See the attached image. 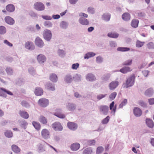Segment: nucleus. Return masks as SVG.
Segmentation results:
<instances>
[{
	"instance_id": "1",
	"label": "nucleus",
	"mask_w": 154,
	"mask_h": 154,
	"mask_svg": "<svg viewBox=\"0 0 154 154\" xmlns=\"http://www.w3.org/2000/svg\"><path fill=\"white\" fill-rule=\"evenodd\" d=\"M135 76L133 75L127 79L124 88H128L132 86L134 83Z\"/></svg>"
},
{
	"instance_id": "37",
	"label": "nucleus",
	"mask_w": 154,
	"mask_h": 154,
	"mask_svg": "<svg viewBox=\"0 0 154 154\" xmlns=\"http://www.w3.org/2000/svg\"><path fill=\"white\" fill-rule=\"evenodd\" d=\"M95 55V53L94 52H89L85 54L84 58L85 59H88L90 57H94Z\"/></svg>"
},
{
	"instance_id": "29",
	"label": "nucleus",
	"mask_w": 154,
	"mask_h": 154,
	"mask_svg": "<svg viewBox=\"0 0 154 154\" xmlns=\"http://www.w3.org/2000/svg\"><path fill=\"white\" fill-rule=\"evenodd\" d=\"M25 48L30 50H32L34 49V47L31 42H27L25 44Z\"/></svg>"
},
{
	"instance_id": "35",
	"label": "nucleus",
	"mask_w": 154,
	"mask_h": 154,
	"mask_svg": "<svg viewBox=\"0 0 154 154\" xmlns=\"http://www.w3.org/2000/svg\"><path fill=\"white\" fill-rule=\"evenodd\" d=\"M146 125L148 127L151 128L153 127L154 123L151 119H146Z\"/></svg>"
},
{
	"instance_id": "62",
	"label": "nucleus",
	"mask_w": 154,
	"mask_h": 154,
	"mask_svg": "<svg viewBox=\"0 0 154 154\" xmlns=\"http://www.w3.org/2000/svg\"><path fill=\"white\" fill-rule=\"evenodd\" d=\"M106 95L107 94H100L97 95V98L98 100H100L105 97Z\"/></svg>"
},
{
	"instance_id": "14",
	"label": "nucleus",
	"mask_w": 154,
	"mask_h": 154,
	"mask_svg": "<svg viewBox=\"0 0 154 154\" xmlns=\"http://www.w3.org/2000/svg\"><path fill=\"white\" fill-rule=\"evenodd\" d=\"M67 125L68 128L71 130L75 131L77 128V125L73 122H69L67 124Z\"/></svg>"
},
{
	"instance_id": "49",
	"label": "nucleus",
	"mask_w": 154,
	"mask_h": 154,
	"mask_svg": "<svg viewBox=\"0 0 154 154\" xmlns=\"http://www.w3.org/2000/svg\"><path fill=\"white\" fill-rule=\"evenodd\" d=\"M60 26L61 28L63 29H66L67 27L68 24L66 22L62 21L60 23Z\"/></svg>"
},
{
	"instance_id": "43",
	"label": "nucleus",
	"mask_w": 154,
	"mask_h": 154,
	"mask_svg": "<svg viewBox=\"0 0 154 154\" xmlns=\"http://www.w3.org/2000/svg\"><path fill=\"white\" fill-rule=\"evenodd\" d=\"M32 124L35 128L37 130H39L41 128V125L39 123L35 121H33Z\"/></svg>"
},
{
	"instance_id": "17",
	"label": "nucleus",
	"mask_w": 154,
	"mask_h": 154,
	"mask_svg": "<svg viewBox=\"0 0 154 154\" xmlns=\"http://www.w3.org/2000/svg\"><path fill=\"white\" fill-rule=\"evenodd\" d=\"M133 112L135 116L138 117L141 115L142 111L139 108L137 107H135L133 109Z\"/></svg>"
},
{
	"instance_id": "40",
	"label": "nucleus",
	"mask_w": 154,
	"mask_h": 154,
	"mask_svg": "<svg viewBox=\"0 0 154 154\" xmlns=\"http://www.w3.org/2000/svg\"><path fill=\"white\" fill-rule=\"evenodd\" d=\"M6 72L8 75H12L13 74L14 71L12 68L10 67H7L5 69Z\"/></svg>"
},
{
	"instance_id": "45",
	"label": "nucleus",
	"mask_w": 154,
	"mask_h": 154,
	"mask_svg": "<svg viewBox=\"0 0 154 154\" xmlns=\"http://www.w3.org/2000/svg\"><path fill=\"white\" fill-rule=\"evenodd\" d=\"M92 149L91 147L87 148L84 150L82 154H92Z\"/></svg>"
},
{
	"instance_id": "64",
	"label": "nucleus",
	"mask_w": 154,
	"mask_h": 154,
	"mask_svg": "<svg viewBox=\"0 0 154 154\" xmlns=\"http://www.w3.org/2000/svg\"><path fill=\"white\" fill-rule=\"evenodd\" d=\"M148 48L149 49H154V43L152 42H150L147 45Z\"/></svg>"
},
{
	"instance_id": "10",
	"label": "nucleus",
	"mask_w": 154,
	"mask_h": 154,
	"mask_svg": "<svg viewBox=\"0 0 154 154\" xmlns=\"http://www.w3.org/2000/svg\"><path fill=\"white\" fill-rule=\"evenodd\" d=\"M100 112L104 115L108 114L109 110L108 106L106 105H101L99 107Z\"/></svg>"
},
{
	"instance_id": "30",
	"label": "nucleus",
	"mask_w": 154,
	"mask_h": 154,
	"mask_svg": "<svg viewBox=\"0 0 154 154\" xmlns=\"http://www.w3.org/2000/svg\"><path fill=\"white\" fill-rule=\"evenodd\" d=\"M115 103L114 101H112L110 104L109 105V109L110 110H112V111L111 113H113V115H114L116 111V105L114 106V107L113 108L114 106Z\"/></svg>"
},
{
	"instance_id": "55",
	"label": "nucleus",
	"mask_w": 154,
	"mask_h": 154,
	"mask_svg": "<svg viewBox=\"0 0 154 154\" xmlns=\"http://www.w3.org/2000/svg\"><path fill=\"white\" fill-rule=\"evenodd\" d=\"M117 95L116 92H114L111 93L109 95V97L111 100H113Z\"/></svg>"
},
{
	"instance_id": "27",
	"label": "nucleus",
	"mask_w": 154,
	"mask_h": 154,
	"mask_svg": "<svg viewBox=\"0 0 154 154\" xmlns=\"http://www.w3.org/2000/svg\"><path fill=\"white\" fill-rule=\"evenodd\" d=\"M50 79L54 82H56L58 80V77L57 75L54 73L50 74Z\"/></svg>"
},
{
	"instance_id": "61",
	"label": "nucleus",
	"mask_w": 154,
	"mask_h": 154,
	"mask_svg": "<svg viewBox=\"0 0 154 154\" xmlns=\"http://www.w3.org/2000/svg\"><path fill=\"white\" fill-rule=\"evenodd\" d=\"M79 63H74L72 65L71 68L73 69L77 70L79 67Z\"/></svg>"
},
{
	"instance_id": "18",
	"label": "nucleus",
	"mask_w": 154,
	"mask_h": 154,
	"mask_svg": "<svg viewBox=\"0 0 154 154\" xmlns=\"http://www.w3.org/2000/svg\"><path fill=\"white\" fill-rule=\"evenodd\" d=\"M45 88L48 90L53 91L55 90L54 84L50 82L47 83L45 85Z\"/></svg>"
},
{
	"instance_id": "6",
	"label": "nucleus",
	"mask_w": 154,
	"mask_h": 154,
	"mask_svg": "<svg viewBox=\"0 0 154 154\" xmlns=\"http://www.w3.org/2000/svg\"><path fill=\"white\" fill-rule=\"evenodd\" d=\"M34 6L35 9L38 11H43L45 8L44 4L40 2H38L35 3Z\"/></svg>"
},
{
	"instance_id": "12",
	"label": "nucleus",
	"mask_w": 154,
	"mask_h": 154,
	"mask_svg": "<svg viewBox=\"0 0 154 154\" xmlns=\"http://www.w3.org/2000/svg\"><path fill=\"white\" fill-rule=\"evenodd\" d=\"M86 80L88 81L93 82L96 80L95 76L92 73L87 74L85 76Z\"/></svg>"
},
{
	"instance_id": "8",
	"label": "nucleus",
	"mask_w": 154,
	"mask_h": 154,
	"mask_svg": "<svg viewBox=\"0 0 154 154\" xmlns=\"http://www.w3.org/2000/svg\"><path fill=\"white\" fill-rule=\"evenodd\" d=\"M36 58L38 62L40 64H43L46 61V57L42 54H40L38 55Z\"/></svg>"
},
{
	"instance_id": "58",
	"label": "nucleus",
	"mask_w": 154,
	"mask_h": 154,
	"mask_svg": "<svg viewBox=\"0 0 154 154\" xmlns=\"http://www.w3.org/2000/svg\"><path fill=\"white\" fill-rule=\"evenodd\" d=\"M144 42H142L139 40H137L136 43V46L138 48L141 47L144 45Z\"/></svg>"
},
{
	"instance_id": "53",
	"label": "nucleus",
	"mask_w": 154,
	"mask_h": 154,
	"mask_svg": "<svg viewBox=\"0 0 154 154\" xmlns=\"http://www.w3.org/2000/svg\"><path fill=\"white\" fill-rule=\"evenodd\" d=\"M44 26L48 28L51 27L52 26V23L49 21H45L44 23Z\"/></svg>"
},
{
	"instance_id": "5",
	"label": "nucleus",
	"mask_w": 154,
	"mask_h": 154,
	"mask_svg": "<svg viewBox=\"0 0 154 154\" xmlns=\"http://www.w3.org/2000/svg\"><path fill=\"white\" fill-rule=\"evenodd\" d=\"M38 105L41 106L45 107L48 105L49 101L46 98H42L38 100Z\"/></svg>"
},
{
	"instance_id": "50",
	"label": "nucleus",
	"mask_w": 154,
	"mask_h": 154,
	"mask_svg": "<svg viewBox=\"0 0 154 154\" xmlns=\"http://www.w3.org/2000/svg\"><path fill=\"white\" fill-rule=\"evenodd\" d=\"M87 11L89 13L91 14H94L95 12V8L91 7H90L88 8Z\"/></svg>"
},
{
	"instance_id": "57",
	"label": "nucleus",
	"mask_w": 154,
	"mask_h": 154,
	"mask_svg": "<svg viewBox=\"0 0 154 154\" xmlns=\"http://www.w3.org/2000/svg\"><path fill=\"white\" fill-rule=\"evenodd\" d=\"M127 103V100L126 99H124L122 101L120 104L119 105V107L122 108L125 106Z\"/></svg>"
},
{
	"instance_id": "4",
	"label": "nucleus",
	"mask_w": 154,
	"mask_h": 154,
	"mask_svg": "<svg viewBox=\"0 0 154 154\" xmlns=\"http://www.w3.org/2000/svg\"><path fill=\"white\" fill-rule=\"evenodd\" d=\"M48 144L44 141L39 143L38 145V150L39 153L45 151V148Z\"/></svg>"
},
{
	"instance_id": "31",
	"label": "nucleus",
	"mask_w": 154,
	"mask_h": 154,
	"mask_svg": "<svg viewBox=\"0 0 154 154\" xmlns=\"http://www.w3.org/2000/svg\"><path fill=\"white\" fill-rule=\"evenodd\" d=\"M20 126L24 129H26L28 125L27 122L24 120H22L19 122Z\"/></svg>"
},
{
	"instance_id": "15",
	"label": "nucleus",
	"mask_w": 154,
	"mask_h": 154,
	"mask_svg": "<svg viewBox=\"0 0 154 154\" xmlns=\"http://www.w3.org/2000/svg\"><path fill=\"white\" fill-rule=\"evenodd\" d=\"M35 42L36 45L39 48H42L44 45V43L43 41L39 37L35 39Z\"/></svg>"
},
{
	"instance_id": "36",
	"label": "nucleus",
	"mask_w": 154,
	"mask_h": 154,
	"mask_svg": "<svg viewBox=\"0 0 154 154\" xmlns=\"http://www.w3.org/2000/svg\"><path fill=\"white\" fill-rule=\"evenodd\" d=\"M39 121L43 124H46L47 122V119L45 117L41 116L38 119Z\"/></svg>"
},
{
	"instance_id": "47",
	"label": "nucleus",
	"mask_w": 154,
	"mask_h": 154,
	"mask_svg": "<svg viewBox=\"0 0 154 154\" xmlns=\"http://www.w3.org/2000/svg\"><path fill=\"white\" fill-rule=\"evenodd\" d=\"M6 32V29L5 27L3 26H0V34L4 35Z\"/></svg>"
},
{
	"instance_id": "41",
	"label": "nucleus",
	"mask_w": 154,
	"mask_h": 154,
	"mask_svg": "<svg viewBox=\"0 0 154 154\" xmlns=\"http://www.w3.org/2000/svg\"><path fill=\"white\" fill-rule=\"evenodd\" d=\"M107 36L110 38H116L119 37V34L116 32L109 33L107 34Z\"/></svg>"
},
{
	"instance_id": "26",
	"label": "nucleus",
	"mask_w": 154,
	"mask_h": 154,
	"mask_svg": "<svg viewBox=\"0 0 154 154\" xmlns=\"http://www.w3.org/2000/svg\"><path fill=\"white\" fill-rule=\"evenodd\" d=\"M34 92L36 95L41 96L43 94V91L41 88L37 87L35 88Z\"/></svg>"
},
{
	"instance_id": "60",
	"label": "nucleus",
	"mask_w": 154,
	"mask_h": 154,
	"mask_svg": "<svg viewBox=\"0 0 154 154\" xmlns=\"http://www.w3.org/2000/svg\"><path fill=\"white\" fill-rule=\"evenodd\" d=\"M103 58L101 56H98L96 58V61L97 63H101L103 62Z\"/></svg>"
},
{
	"instance_id": "21",
	"label": "nucleus",
	"mask_w": 154,
	"mask_h": 154,
	"mask_svg": "<svg viewBox=\"0 0 154 154\" xmlns=\"http://www.w3.org/2000/svg\"><path fill=\"white\" fill-rule=\"evenodd\" d=\"M79 21L81 24L83 25H87L89 23V21L83 17H80L79 18Z\"/></svg>"
},
{
	"instance_id": "46",
	"label": "nucleus",
	"mask_w": 154,
	"mask_h": 154,
	"mask_svg": "<svg viewBox=\"0 0 154 154\" xmlns=\"http://www.w3.org/2000/svg\"><path fill=\"white\" fill-rule=\"evenodd\" d=\"M21 105L23 107L28 108L30 106L29 103L25 100H22L20 103Z\"/></svg>"
},
{
	"instance_id": "56",
	"label": "nucleus",
	"mask_w": 154,
	"mask_h": 154,
	"mask_svg": "<svg viewBox=\"0 0 154 154\" xmlns=\"http://www.w3.org/2000/svg\"><path fill=\"white\" fill-rule=\"evenodd\" d=\"M110 119V117L108 116L106 118L104 119L101 122V123L103 124H107L109 122Z\"/></svg>"
},
{
	"instance_id": "20",
	"label": "nucleus",
	"mask_w": 154,
	"mask_h": 154,
	"mask_svg": "<svg viewBox=\"0 0 154 154\" xmlns=\"http://www.w3.org/2000/svg\"><path fill=\"white\" fill-rule=\"evenodd\" d=\"M19 113L21 117L24 119H27L29 117L28 113L24 110H20L19 112Z\"/></svg>"
},
{
	"instance_id": "52",
	"label": "nucleus",
	"mask_w": 154,
	"mask_h": 154,
	"mask_svg": "<svg viewBox=\"0 0 154 154\" xmlns=\"http://www.w3.org/2000/svg\"><path fill=\"white\" fill-rule=\"evenodd\" d=\"M130 50V48L127 47H118L117 48V50L118 51H126Z\"/></svg>"
},
{
	"instance_id": "32",
	"label": "nucleus",
	"mask_w": 154,
	"mask_h": 154,
	"mask_svg": "<svg viewBox=\"0 0 154 154\" xmlns=\"http://www.w3.org/2000/svg\"><path fill=\"white\" fill-rule=\"evenodd\" d=\"M73 77L74 81L76 82H80L82 79V75L78 73L76 74Z\"/></svg>"
},
{
	"instance_id": "3",
	"label": "nucleus",
	"mask_w": 154,
	"mask_h": 154,
	"mask_svg": "<svg viewBox=\"0 0 154 154\" xmlns=\"http://www.w3.org/2000/svg\"><path fill=\"white\" fill-rule=\"evenodd\" d=\"M51 126L54 130L56 131H61L63 129L60 123L58 122H56L53 123L52 125Z\"/></svg>"
},
{
	"instance_id": "63",
	"label": "nucleus",
	"mask_w": 154,
	"mask_h": 154,
	"mask_svg": "<svg viewBox=\"0 0 154 154\" xmlns=\"http://www.w3.org/2000/svg\"><path fill=\"white\" fill-rule=\"evenodd\" d=\"M23 80L22 79H19L16 82V83L18 85L21 86L23 84Z\"/></svg>"
},
{
	"instance_id": "39",
	"label": "nucleus",
	"mask_w": 154,
	"mask_h": 154,
	"mask_svg": "<svg viewBox=\"0 0 154 154\" xmlns=\"http://www.w3.org/2000/svg\"><path fill=\"white\" fill-rule=\"evenodd\" d=\"M5 136L8 138H10L13 137V134L12 132L10 130H7L4 132Z\"/></svg>"
},
{
	"instance_id": "34",
	"label": "nucleus",
	"mask_w": 154,
	"mask_h": 154,
	"mask_svg": "<svg viewBox=\"0 0 154 154\" xmlns=\"http://www.w3.org/2000/svg\"><path fill=\"white\" fill-rule=\"evenodd\" d=\"M102 18L103 20L106 21H108L109 20L110 18V14L108 13H104L103 15Z\"/></svg>"
},
{
	"instance_id": "51",
	"label": "nucleus",
	"mask_w": 154,
	"mask_h": 154,
	"mask_svg": "<svg viewBox=\"0 0 154 154\" xmlns=\"http://www.w3.org/2000/svg\"><path fill=\"white\" fill-rule=\"evenodd\" d=\"M29 73L32 75H34L35 74V71L33 67H31L28 69Z\"/></svg>"
},
{
	"instance_id": "59",
	"label": "nucleus",
	"mask_w": 154,
	"mask_h": 154,
	"mask_svg": "<svg viewBox=\"0 0 154 154\" xmlns=\"http://www.w3.org/2000/svg\"><path fill=\"white\" fill-rule=\"evenodd\" d=\"M87 144L89 146L94 145L95 144V141L94 140H86Z\"/></svg>"
},
{
	"instance_id": "2",
	"label": "nucleus",
	"mask_w": 154,
	"mask_h": 154,
	"mask_svg": "<svg viewBox=\"0 0 154 154\" xmlns=\"http://www.w3.org/2000/svg\"><path fill=\"white\" fill-rule=\"evenodd\" d=\"M42 35L44 39L47 41L49 42L52 38V34L51 31L48 29L45 30Z\"/></svg>"
},
{
	"instance_id": "48",
	"label": "nucleus",
	"mask_w": 154,
	"mask_h": 154,
	"mask_svg": "<svg viewBox=\"0 0 154 154\" xmlns=\"http://www.w3.org/2000/svg\"><path fill=\"white\" fill-rule=\"evenodd\" d=\"M110 77V74L109 73H107L104 75L102 77L101 79L103 81H108Z\"/></svg>"
},
{
	"instance_id": "9",
	"label": "nucleus",
	"mask_w": 154,
	"mask_h": 154,
	"mask_svg": "<svg viewBox=\"0 0 154 154\" xmlns=\"http://www.w3.org/2000/svg\"><path fill=\"white\" fill-rule=\"evenodd\" d=\"M41 134L42 137L44 139H48L50 137V132L47 129H42L41 132Z\"/></svg>"
},
{
	"instance_id": "28",
	"label": "nucleus",
	"mask_w": 154,
	"mask_h": 154,
	"mask_svg": "<svg viewBox=\"0 0 154 154\" xmlns=\"http://www.w3.org/2000/svg\"><path fill=\"white\" fill-rule=\"evenodd\" d=\"M122 19L124 21H129L131 18L130 15L129 13H125L122 14Z\"/></svg>"
},
{
	"instance_id": "22",
	"label": "nucleus",
	"mask_w": 154,
	"mask_h": 154,
	"mask_svg": "<svg viewBox=\"0 0 154 154\" xmlns=\"http://www.w3.org/2000/svg\"><path fill=\"white\" fill-rule=\"evenodd\" d=\"M80 147V144L77 143L72 144L70 146V148L72 151H76L78 150Z\"/></svg>"
},
{
	"instance_id": "7",
	"label": "nucleus",
	"mask_w": 154,
	"mask_h": 154,
	"mask_svg": "<svg viewBox=\"0 0 154 154\" xmlns=\"http://www.w3.org/2000/svg\"><path fill=\"white\" fill-rule=\"evenodd\" d=\"M119 85L118 81L115 80L111 82L108 85V87L110 90H114Z\"/></svg>"
},
{
	"instance_id": "11",
	"label": "nucleus",
	"mask_w": 154,
	"mask_h": 154,
	"mask_svg": "<svg viewBox=\"0 0 154 154\" xmlns=\"http://www.w3.org/2000/svg\"><path fill=\"white\" fill-rule=\"evenodd\" d=\"M76 107V105L73 103H66V109L69 111L74 110Z\"/></svg>"
},
{
	"instance_id": "44",
	"label": "nucleus",
	"mask_w": 154,
	"mask_h": 154,
	"mask_svg": "<svg viewBox=\"0 0 154 154\" xmlns=\"http://www.w3.org/2000/svg\"><path fill=\"white\" fill-rule=\"evenodd\" d=\"M132 60L129 59L126 60L122 63V65L125 66H131L132 64Z\"/></svg>"
},
{
	"instance_id": "54",
	"label": "nucleus",
	"mask_w": 154,
	"mask_h": 154,
	"mask_svg": "<svg viewBox=\"0 0 154 154\" xmlns=\"http://www.w3.org/2000/svg\"><path fill=\"white\" fill-rule=\"evenodd\" d=\"M104 148L101 146L98 147L97 149L96 154L101 153L103 151Z\"/></svg>"
},
{
	"instance_id": "33",
	"label": "nucleus",
	"mask_w": 154,
	"mask_h": 154,
	"mask_svg": "<svg viewBox=\"0 0 154 154\" xmlns=\"http://www.w3.org/2000/svg\"><path fill=\"white\" fill-rule=\"evenodd\" d=\"M11 149L14 152L18 153L20 152V149L16 145H12L11 146Z\"/></svg>"
},
{
	"instance_id": "42",
	"label": "nucleus",
	"mask_w": 154,
	"mask_h": 154,
	"mask_svg": "<svg viewBox=\"0 0 154 154\" xmlns=\"http://www.w3.org/2000/svg\"><path fill=\"white\" fill-rule=\"evenodd\" d=\"M57 52L58 55L61 57H64L66 54L65 51L63 50L59 49Z\"/></svg>"
},
{
	"instance_id": "19",
	"label": "nucleus",
	"mask_w": 154,
	"mask_h": 154,
	"mask_svg": "<svg viewBox=\"0 0 154 154\" xmlns=\"http://www.w3.org/2000/svg\"><path fill=\"white\" fill-rule=\"evenodd\" d=\"M6 23L10 25H13L15 23V21L13 18L9 16H7L5 18Z\"/></svg>"
},
{
	"instance_id": "13",
	"label": "nucleus",
	"mask_w": 154,
	"mask_h": 154,
	"mask_svg": "<svg viewBox=\"0 0 154 154\" xmlns=\"http://www.w3.org/2000/svg\"><path fill=\"white\" fill-rule=\"evenodd\" d=\"M73 76L70 74L66 75L64 78V81L67 84L71 83L73 81Z\"/></svg>"
},
{
	"instance_id": "24",
	"label": "nucleus",
	"mask_w": 154,
	"mask_h": 154,
	"mask_svg": "<svg viewBox=\"0 0 154 154\" xmlns=\"http://www.w3.org/2000/svg\"><path fill=\"white\" fill-rule=\"evenodd\" d=\"M139 20L136 19H134L132 20L131 22V26L134 28H136L138 27Z\"/></svg>"
},
{
	"instance_id": "16",
	"label": "nucleus",
	"mask_w": 154,
	"mask_h": 154,
	"mask_svg": "<svg viewBox=\"0 0 154 154\" xmlns=\"http://www.w3.org/2000/svg\"><path fill=\"white\" fill-rule=\"evenodd\" d=\"M132 69L129 66H124L119 70V71L121 73L125 74L131 72Z\"/></svg>"
},
{
	"instance_id": "25",
	"label": "nucleus",
	"mask_w": 154,
	"mask_h": 154,
	"mask_svg": "<svg viewBox=\"0 0 154 154\" xmlns=\"http://www.w3.org/2000/svg\"><path fill=\"white\" fill-rule=\"evenodd\" d=\"M61 110L60 109H57V112L55 113L54 115L60 118L64 119L65 117V115L64 114L60 112Z\"/></svg>"
},
{
	"instance_id": "23",
	"label": "nucleus",
	"mask_w": 154,
	"mask_h": 154,
	"mask_svg": "<svg viewBox=\"0 0 154 154\" xmlns=\"http://www.w3.org/2000/svg\"><path fill=\"white\" fill-rule=\"evenodd\" d=\"M6 9L8 12H12L15 11V8L13 5L9 4L6 6Z\"/></svg>"
},
{
	"instance_id": "38",
	"label": "nucleus",
	"mask_w": 154,
	"mask_h": 154,
	"mask_svg": "<svg viewBox=\"0 0 154 154\" xmlns=\"http://www.w3.org/2000/svg\"><path fill=\"white\" fill-rule=\"evenodd\" d=\"M153 93V89L152 88H149L146 90L145 93V94L146 96L150 97L152 95Z\"/></svg>"
}]
</instances>
